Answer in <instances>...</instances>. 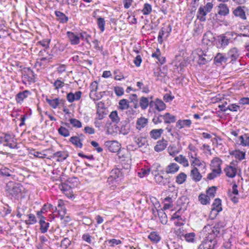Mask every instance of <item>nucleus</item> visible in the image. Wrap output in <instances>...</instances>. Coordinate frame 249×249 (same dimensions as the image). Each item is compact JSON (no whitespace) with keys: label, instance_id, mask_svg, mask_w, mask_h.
I'll use <instances>...</instances> for the list:
<instances>
[{"label":"nucleus","instance_id":"21","mask_svg":"<svg viewBox=\"0 0 249 249\" xmlns=\"http://www.w3.org/2000/svg\"><path fill=\"white\" fill-rule=\"evenodd\" d=\"M154 178L156 182L161 186H165L170 182L169 178H164L161 175H155Z\"/></svg>","mask_w":249,"mask_h":249},{"label":"nucleus","instance_id":"28","mask_svg":"<svg viewBox=\"0 0 249 249\" xmlns=\"http://www.w3.org/2000/svg\"><path fill=\"white\" fill-rule=\"evenodd\" d=\"M154 102H149L148 99L145 97H142L140 100V106L142 109H145L148 106L149 104L150 106L153 105Z\"/></svg>","mask_w":249,"mask_h":249},{"label":"nucleus","instance_id":"19","mask_svg":"<svg viewBox=\"0 0 249 249\" xmlns=\"http://www.w3.org/2000/svg\"><path fill=\"white\" fill-rule=\"evenodd\" d=\"M179 169V166L176 163H170L165 168V172L167 174H174Z\"/></svg>","mask_w":249,"mask_h":249},{"label":"nucleus","instance_id":"10","mask_svg":"<svg viewBox=\"0 0 249 249\" xmlns=\"http://www.w3.org/2000/svg\"><path fill=\"white\" fill-rule=\"evenodd\" d=\"M229 38L224 35H221L217 36V47L218 48H224L229 43Z\"/></svg>","mask_w":249,"mask_h":249},{"label":"nucleus","instance_id":"51","mask_svg":"<svg viewBox=\"0 0 249 249\" xmlns=\"http://www.w3.org/2000/svg\"><path fill=\"white\" fill-rule=\"evenodd\" d=\"M58 132L60 135L65 137L69 136L70 134L69 129L62 126L58 128Z\"/></svg>","mask_w":249,"mask_h":249},{"label":"nucleus","instance_id":"18","mask_svg":"<svg viewBox=\"0 0 249 249\" xmlns=\"http://www.w3.org/2000/svg\"><path fill=\"white\" fill-rule=\"evenodd\" d=\"M55 15L56 17V20L60 23L65 24L67 23L69 20V18L66 16L63 13L60 11H55L54 12Z\"/></svg>","mask_w":249,"mask_h":249},{"label":"nucleus","instance_id":"52","mask_svg":"<svg viewBox=\"0 0 249 249\" xmlns=\"http://www.w3.org/2000/svg\"><path fill=\"white\" fill-rule=\"evenodd\" d=\"M134 141L137 143L139 147H142L147 142L146 138L144 137H137L134 138Z\"/></svg>","mask_w":249,"mask_h":249},{"label":"nucleus","instance_id":"14","mask_svg":"<svg viewBox=\"0 0 249 249\" xmlns=\"http://www.w3.org/2000/svg\"><path fill=\"white\" fill-rule=\"evenodd\" d=\"M222 162V160L219 158H214L211 161L210 164L211 169H216L219 171H222L221 165Z\"/></svg>","mask_w":249,"mask_h":249},{"label":"nucleus","instance_id":"24","mask_svg":"<svg viewBox=\"0 0 249 249\" xmlns=\"http://www.w3.org/2000/svg\"><path fill=\"white\" fill-rule=\"evenodd\" d=\"M163 119L165 124H170L175 123L177 121V118L175 116L167 112L163 115Z\"/></svg>","mask_w":249,"mask_h":249},{"label":"nucleus","instance_id":"31","mask_svg":"<svg viewBox=\"0 0 249 249\" xmlns=\"http://www.w3.org/2000/svg\"><path fill=\"white\" fill-rule=\"evenodd\" d=\"M68 154L64 151H58L54 153L53 155V158H57V161H62L68 157Z\"/></svg>","mask_w":249,"mask_h":249},{"label":"nucleus","instance_id":"37","mask_svg":"<svg viewBox=\"0 0 249 249\" xmlns=\"http://www.w3.org/2000/svg\"><path fill=\"white\" fill-rule=\"evenodd\" d=\"M148 238L153 243H157L161 239V237L160 236V235L157 232L155 231L151 232L148 235Z\"/></svg>","mask_w":249,"mask_h":249},{"label":"nucleus","instance_id":"53","mask_svg":"<svg viewBox=\"0 0 249 249\" xmlns=\"http://www.w3.org/2000/svg\"><path fill=\"white\" fill-rule=\"evenodd\" d=\"M129 99L130 102L133 104V107L135 108H137L139 107L138 96L136 94H133L130 95Z\"/></svg>","mask_w":249,"mask_h":249},{"label":"nucleus","instance_id":"43","mask_svg":"<svg viewBox=\"0 0 249 249\" xmlns=\"http://www.w3.org/2000/svg\"><path fill=\"white\" fill-rule=\"evenodd\" d=\"M211 169L212 172L208 174L207 176V178L209 180L213 179L216 177L220 176V175L222 174V171H219L218 170H217L216 169Z\"/></svg>","mask_w":249,"mask_h":249},{"label":"nucleus","instance_id":"57","mask_svg":"<svg viewBox=\"0 0 249 249\" xmlns=\"http://www.w3.org/2000/svg\"><path fill=\"white\" fill-rule=\"evenodd\" d=\"M109 118L113 123L116 124L118 123L120 121L117 111H112L109 115Z\"/></svg>","mask_w":249,"mask_h":249},{"label":"nucleus","instance_id":"38","mask_svg":"<svg viewBox=\"0 0 249 249\" xmlns=\"http://www.w3.org/2000/svg\"><path fill=\"white\" fill-rule=\"evenodd\" d=\"M233 13L236 17H239L242 19L246 18L245 12L241 6L237 7L233 11Z\"/></svg>","mask_w":249,"mask_h":249},{"label":"nucleus","instance_id":"27","mask_svg":"<svg viewBox=\"0 0 249 249\" xmlns=\"http://www.w3.org/2000/svg\"><path fill=\"white\" fill-rule=\"evenodd\" d=\"M3 204L4 205L1 207L0 214L2 217H5L11 213L12 209L8 204L6 203H3Z\"/></svg>","mask_w":249,"mask_h":249},{"label":"nucleus","instance_id":"26","mask_svg":"<svg viewBox=\"0 0 249 249\" xmlns=\"http://www.w3.org/2000/svg\"><path fill=\"white\" fill-rule=\"evenodd\" d=\"M167 145V142L163 139L161 141H159L157 144L154 147V150L157 152H160L164 150Z\"/></svg>","mask_w":249,"mask_h":249},{"label":"nucleus","instance_id":"16","mask_svg":"<svg viewBox=\"0 0 249 249\" xmlns=\"http://www.w3.org/2000/svg\"><path fill=\"white\" fill-rule=\"evenodd\" d=\"M31 94V92L28 90H25L19 92L16 96V101L17 103L21 104L24 99L28 97Z\"/></svg>","mask_w":249,"mask_h":249},{"label":"nucleus","instance_id":"55","mask_svg":"<svg viewBox=\"0 0 249 249\" xmlns=\"http://www.w3.org/2000/svg\"><path fill=\"white\" fill-rule=\"evenodd\" d=\"M119 108L121 110L127 109L129 107V103L126 99H122L119 102Z\"/></svg>","mask_w":249,"mask_h":249},{"label":"nucleus","instance_id":"2","mask_svg":"<svg viewBox=\"0 0 249 249\" xmlns=\"http://www.w3.org/2000/svg\"><path fill=\"white\" fill-rule=\"evenodd\" d=\"M217 237H219L212 230L208 233L205 240L199 245L198 249H215L217 244Z\"/></svg>","mask_w":249,"mask_h":249},{"label":"nucleus","instance_id":"56","mask_svg":"<svg viewBox=\"0 0 249 249\" xmlns=\"http://www.w3.org/2000/svg\"><path fill=\"white\" fill-rule=\"evenodd\" d=\"M80 37V39L86 41L87 43L89 44V38L91 37V36L88 34L87 32L82 31L78 34Z\"/></svg>","mask_w":249,"mask_h":249},{"label":"nucleus","instance_id":"25","mask_svg":"<svg viewBox=\"0 0 249 249\" xmlns=\"http://www.w3.org/2000/svg\"><path fill=\"white\" fill-rule=\"evenodd\" d=\"M190 176L192 179L196 182L199 181L202 178V176L196 167H194L191 170Z\"/></svg>","mask_w":249,"mask_h":249},{"label":"nucleus","instance_id":"22","mask_svg":"<svg viewBox=\"0 0 249 249\" xmlns=\"http://www.w3.org/2000/svg\"><path fill=\"white\" fill-rule=\"evenodd\" d=\"M224 170L226 175L231 178L235 177L237 174L236 168L231 165L227 166Z\"/></svg>","mask_w":249,"mask_h":249},{"label":"nucleus","instance_id":"7","mask_svg":"<svg viewBox=\"0 0 249 249\" xmlns=\"http://www.w3.org/2000/svg\"><path fill=\"white\" fill-rule=\"evenodd\" d=\"M171 31L172 27L170 24L164 25V27H162L159 33V35L158 37V41L159 43L161 44L163 42V36L166 34L165 37L167 38L169 36Z\"/></svg>","mask_w":249,"mask_h":249},{"label":"nucleus","instance_id":"40","mask_svg":"<svg viewBox=\"0 0 249 249\" xmlns=\"http://www.w3.org/2000/svg\"><path fill=\"white\" fill-rule=\"evenodd\" d=\"M39 223L40 225V230L41 232L43 233L46 232L49 227V223L45 222V219H40Z\"/></svg>","mask_w":249,"mask_h":249},{"label":"nucleus","instance_id":"34","mask_svg":"<svg viewBox=\"0 0 249 249\" xmlns=\"http://www.w3.org/2000/svg\"><path fill=\"white\" fill-rule=\"evenodd\" d=\"M218 7L219 10L218 13L223 16H227L229 13V9L227 4L224 3L219 4Z\"/></svg>","mask_w":249,"mask_h":249},{"label":"nucleus","instance_id":"49","mask_svg":"<svg viewBox=\"0 0 249 249\" xmlns=\"http://www.w3.org/2000/svg\"><path fill=\"white\" fill-rule=\"evenodd\" d=\"M198 200L203 205H206L210 203V199L207 195L201 194L198 196Z\"/></svg>","mask_w":249,"mask_h":249},{"label":"nucleus","instance_id":"61","mask_svg":"<svg viewBox=\"0 0 249 249\" xmlns=\"http://www.w3.org/2000/svg\"><path fill=\"white\" fill-rule=\"evenodd\" d=\"M163 119V115L158 114L155 112V115L153 118L152 122L154 124H157L162 122V119Z\"/></svg>","mask_w":249,"mask_h":249},{"label":"nucleus","instance_id":"11","mask_svg":"<svg viewBox=\"0 0 249 249\" xmlns=\"http://www.w3.org/2000/svg\"><path fill=\"white\" fill-rule=\"evenodd\" d=\"M224 222L219 221L212 228V230L219 237L224 234V228L225 226Z\"/></svg>","mask_w":249,"mask_h":249},{"label":"nucleus","instance_id":"44","mask_svg":"<svg viewBox=\"0 0 249 249\" xmlns=\"http://www.w3.org/2000/svg\"><path fill=\"white\" fill-rule=\"evenodd\" d=\"M27 210V207L26 206H22L20 207L18 206L17 208V217L18 218H20L22 215H25Z\"/></svg>","mask_w":249,"mask_h":249},{"label":"nucleus","instance_id":"33","mask_svg":"<svg viewBox=\"0 0 249 249\" xmlns=\"http://www.w3.org/2000/svg\"><path fill=\"white\" fill-rule=\"evenodd\" d=\"M153 104L155 106V108L159 111L164 110L166 108L165 104L161 100L158 98L156 99Z\"/></svg>","mask_w":249,"mask_h":249},{"label":"nucleus","instance_id":"58","mask_svg":"<svg viewBox=\"0 0 249 249\" xmlns=\"http://www.w3.org/2000/svg\"><path fill=\"white\" fill-rule=\"evenodd\" d=\"M28 217V220H25V223L27 225L34 224L36 222V219L35 215L34 214H29L27 215Z\"/></svg>","mask_w":249,"mask_h":249},{"label":"nucleus","instance_id":"15","mask_svg":"<svg viewBox=\"0 0 249 249\" xmlns=\"http://www.w3.org/2000/svg\"><path fill=\"white\" fill-rule=\"evenodd\" d=\"M81 91H76L74 94L72 92H70L67 95V100L69 103H72L74 101H78L80 99L82 95Z\"/></svg>","mask_w":249,"mask_h":249},{"label":"nucleus","instance_id":"17","mask_svg":"<svg viewBox=\"0 0 249 249\" xmlns=\"http://www.w3.org/2000/svg\"><path fill=\"white\" fill-rule=\"evenodd\" d=\"M192 124V121L190 119L178 120L176 124V126L179 129L184 127H190Z\"/></svg>","mask_w":249,"mask_h":249},{"label":"nucleus","instance_id":"6","mask_svg":"<svg viewBox=\"0 0 249 249\" xmlns=\"http://www.w3.org/2000/svg\"><path fill=\"white\" fill-rule=\"evenodd\" d=\"M208 53L207 51H202V50H197V63L199 65H205L213 59V54Z\"/></svg>","mask_w":249,"mask_h":249},{"label":"nucleus","instance_id":"47","mask_svg":"<svg viewBox=\"0 0 249 249\" xmlns=\"http://www.w3.org/2000/svg\"><path fill=\"white\" fill-rule=\"evenodd\" d=\"M152 10V6L150 4L146 3L144 4L142 12L143 15L146 16L149 15Z\"/></svg>","mask_w":249,"mask_h":249},{"label":"nucleus","instance_id":"13","mask_svg":"<svg viewBox=\"0 0 249 249\" xmlns=\"http://www.w3.org/2000/svg\"><path fill=\"white\" fill-rule=\"evenodd\" d=\"M239 53L237 48L231 49L227 53V58L231 59L230 62L233 63L239 57Z\"/></svg>","mask_w":249,"mask_h":249},{"label":"nucleus","instance_id":"39","mask_svg":"<svg viewBox=\"0 0 249 249\" xmlns=\"http://www.w3.org/2000/svg\"><path fill=\"white\" fill-rule=\"evenodd\" d=\"M187 175L184 173H180L176 177V182L178 184H182L186 181Z\"/></svg>","mask_w":249,"mask_h":249},{"label":"nucleus","instance_id":"4","mask_svg":"<svg viewBox=\"0 0 249 249\" xmlns=\"http://www.w3.org/2000/svg\"><path fill=\"white\" fill-rule=\"evenodd\" d=\"M0 144L10 149L19 148L15 136L9 133H3L0 135Z\"/></svg>","mask_w":249,"mask_h":249},{"label":"nucleus","instance_id":"59","mask_svg":"<svg viewBox=\"0 0 249 249\" xmlns=\"http://www.w3.org/2000/svg\"><path fill=\"white\" fill-rule=\"evenodd\" d=\"M118 131H120V132L121 134H123V135H126L129 132V124H123L120 129L118 127Z\"/></svg>","mask_w":249,"mask_h":249},{"label":"nucleus","instance_id":"1","mask_svg":"<svg viewBox=\"0 0 249 249\" xmlns=\"http://www.w3.org/2000/svg\"><path fill=\"white\" fill-rule=\"evenodd\" d=\"M124 169L118 167L113 169L110 172L107 182L109 185H111L112 190H114L119 185V182L123 179L124 177Z\"/></svg>","mask_w":249,"mask_h":249},{"label":"nucleus","instance_id":"64","mask_svg":"<svg viewBox=\"0 0 249 249\" xmlns=\"http://www.w3.org/2000/svg\"><path fill=\"white\" fill-rule=\"evenodd\" d=\"M70 123L74 127L80 128L82 127L81 122L76 119L71 118L70 119Z\"/></svg>","mask_w":249,"mask_h":249},{"label":"nucleus","instance_id":"29","mask_svg":"<svg viewBox=\"0 0 249 249\" xmlns=\"http://www.w3.org/2000/svg\"><path fill=\"white\" fill-rule=\"evenodd\" d=\"M163 132V129H152L149 133L150 136L151 138L157 140L160 138L161 134Z\"/></svg>","mask_w":249,"mask_h":249},{"label":"nucleus","instance_id":"20","mask_svg":"<svg viewBox=\"0 0 249 249\" xmlns=\"http://www.w3.org/2000/svg\"><path fill=\"white\" fill-rule=\"evenodd\" d=\"M214 63L217 66H220L222 63H226L228 60V58L225 56L223 53H217L216 56L214 57Z\"/></svg>","mask_w":249,"mask_h":249},{"label":"nucleus","instance_id":"45","mask_svg":"<svg viewBox=\"0 0 249 249\" xmlns=\"http://www.w3.org/2000/svg\"><path fill=\"white\" fill-rule=\"evenodd\" d=\"M53 54H49L48 53H47V55L46 56L41 57V58L37 59V63L39 64L40 66H41L43 65V62L45 61L50 62L51 61V59L53 58Z\"/></svg>","mask_w":249,"mask_h":249},{"label":"nucleus","instance_id":"50","mask_svg":"<svg viewBox=\"0 0 249 249\" xmlns=\"http://www.w3.org/2000/svg\"><path fill=\"white\" fill-rule=\"evenodd\" d=\"M105 20L103 18L99 17L97 18V24L99 29L102 32L105 31Z\"/></svg>","mask_w":249,"mask_h":249},{"label":"nucleus","instance_id":"3","mask_svg":"<svg viewBox=\"0 0 249 249\" xmlns=\"http://www.w3.org/2000/svg\"><path fill=\"white\" fill-rule=\"evenodd\" d=\"M6 190L12 197L18 199L22 196L24 188L20 183L10 181L6 185Z\"/></svg>","mask_w":249,"mask_h":249},{"label":"nucleus","instance_id":"48","mask_svg":"<svg viewBox=\"0 0 249 249\" xmlns=\"http://www.w3.org/2000/svg\"><path fill=\"white\" fill-rule=\"evenodd\" d=\"M47 103L53 108H56L58 107V98L53 99H50L48 98H46Z\"/></svg>","mask_w":249,"mask_h":249},{"label":"nucleus","instance_id":"12","mask_svg":"<svg viewBox=\"0 0 249 249\" xmlns=\"http://www.w3.org/2000/svg\"><path fill=\"white\" fill-rule=\"evenodd\" d=\"M66 35L71 45H76L80 43V37L78 34L71 31H68Z\"/></svg>","mask_w":249,"mask_h":249},{"label":"nucleus","instance_id":"5","mask_svg":"<svg viewBox=\"0 0 249 249\" xmlns=\"http://www.w3.org/2000/svg\"><path fill=\"white\" fill-rule=\"evenodd\" d=\"M213 8L212 2H208L205 6H200L197 12V18L202 22L206 20V16Z\"/></svg>","mask_w":249,"mask_h":249},{"label":"nucleus","instance_id":"60","mask_svg":"<svg viewBox=\"0 0 249 249\" xmlns=\"http://www.w3.org/2000/svg\"><path fill=\"white\" fill-rule=\"evenodd\" d=\"M203 39L209 42H213L214 39L213 34L211 31L207 32L203 36Z\"/></svg>","mask_w":249,"mask_h":249},{"label":"nucleus","instance_id":"42","mask_svg":"<svg viewBox=\"0 0 249 249\" xmlns=\"http://www.w3.org/2000/svg\"><path fill=\"white\" fill-rule=\"evenodd\" d=\"M175 160L177 162L182 164L184 167H187L189 165L188 160L182 155H180L179 156L175 157Z\"/></svg>","mask_w":249,"mask_h":249},{"label":"nucleus","instance_id":"36","mask_svg":"<svg viewBox=\"0 0 249 249\" xmlns=\"http://www.w3.org/2000/svg\"><path fill=\"white\" fill-rule=\"evenodd\" d=\"M105 91L97 92V91H90L89 93L90 98L93 101H96L101 99Z\"/></svg>","mask_w":249,"mask_h":249},{"label":"nucleus","instance_id":"41","mask_svg":"<svg viewBox=\"0 0 249 249\" xmlns=\"http://www.w3.org/2000/svg\"><path fill=\"white\" fill-rule=\"evenodd\" d=\"M240 144L244 146H249V135L248 134H245L239 137Z\"/></svg>","mask_w":249,"mask_h":249},{"label":"nucleus","instance_id":"9","mask_svg":"<svg viewBox=\"0 0 249 249\" xmlns=\"http://www.w3.org/2000/svg\"><path fill=\"white\" fill-rule=\"evenodd\" d=\"M211 214L213 213H214V217H215L218 213L222 211V208L221 207V200L220 199L217 198L214 199V202L212 204V207L211 209Z\"/></svg>","mask_w":249,"mask_h":249},{"label":"nucleus","instance_id":"46","mask_svg":"<svg viewBox=\"0 0 249 249\" xmlns=\"http://www.w3.org/2000/svg\"><path fill=\"white\" fill-rule=\"evenodd\" d=\"M158 213L160 222L163 225L166 224L168 220L166 213L162 210L158 211Z\"/></svg>","mask_w":249,"mask_h":249},{"label":"nucleus","instance_id":"32","mask_svg":"<svg viewBox=\"0 0 249 249\" xmlns=\"http://www.w3.org/2000/svg\"><path fill=\"white\" fill-rule=\"evenodd\" d=\"M230 153L231 155L234 156L236 159H238L240 161L245 159V152L241 151L240 150H235Z\"/></svg>","mask_w":249,"mask_h":249},{"label":"nucleus","instance_id":"8","mask_svg":"<svg viewBox=\"0 0 249 249\" xmlns=\"http://www.w3.org/2000/svg\"><path fill=\"white\" fill-rule=\"evenodd\" d=\"M105 144L110 152H118L121 150V144L117 141H107L105 142Z\"/></svg>","mask_w":249,"mask_h":249},{"label":"nucleus","instance_id":"35","mask_svg":"<svg viewBox=\"0 0 249 249\" xmlns=\"http://www.w3.org/2000/svg\"><path fill=\"white\" fill-rule=\"evenodd\" d=\"M69 141L76 147L81 148L83 147V143L77 136L71 137Z\"/></svg>","mask_w":249,"mask_h":249},{"label":"nucleus","instance_id":"62","mask_svg":"<svg viewBox=\"0 0 249 249\" xmlns=\"http://www.w3.org/2000/svg\"><path fill=\"white\" fill-rule=\"evenodd\" d=\"M12 171L7 168L0 169V175L4 177H10L12 176Z\"/></svg>","mask_w":249,"mask_h":249},{"label":"nucleus","instance_id":"63","mask_svg":"<svg viewBox=\"0 0 249 249\" xmlns=\"http://www.w3.org/2000/svg\"><path fill=\"white\" fill-rule=\"evenodd\" d=\"M150 172V168H142L140 172H138V176L140 178H143L146 176H147L149 174Z\"/></svg>","mask_w":249,"mask_h":249},{"label":"nucleus","instance_id":"54","mask_svg":"<svg viewBox=\"0 0 249 249\" xmlns=\"http://www.w3.org/2000/svg\"><path fill=\"white\" fill-rule=\"evenodd\" d=\"M217 187L215 186H212L209 187L206 191L207 195L210 197L213 198L215 196Z\"/></svg>","mask_w":249,"mask_h":249},{"label":"nucleus","instance_id":"30","mask_svg":"<svg viewBox=\"0 0 249 249\" xmlns=\"http://www.w3.org/2000/svg\"><path fill=\"white\" fill-rule=\"evenodd\" d=\"M136 86L138 87V89L142 90L143 93H148L150 91L148 85L144 83L142 80L137 82Z\"/></svg>","mask_w":249,"mask_h":249},{"label":"nucleus","instance_id":"23","mask_svg":"<svg viewBox=\"0 0 249 249\" xmlns=\"http://www.w3.org/2000/svg\"><path fill=\"white\" fill-rule=\"evenodd\" d=\"M148 123V119L144 117H141L139 118H138L136 121V128L140 130L142 128H144L146 125H147Z\"/></svg>","mask_w":249,"mask_h":249}]
</instances>
